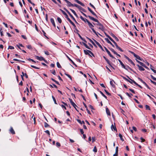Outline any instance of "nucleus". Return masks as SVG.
I'll return each mask as SVG.
<instances>
[{"label": "nucleus", "mask_w": 156, "mask_h": 156, "mask_svg": "<svg viewBox=\"0 0 156 156\" xmlns=\"http://www.w3.org/2000/svg\"><path fill=\"white\" fill-rule=\"evenodd\" d=\"M69 100L70 101V103H71V105H74V104H75L73 101L70 98H69Z\"/></svg>", "instance_id": "nucleus-34"}, {"label": "nucleus", "mask_w": 156, "mask_h": 156, "mask_svg": "<svg viewBox=\"0 0 156 156\" xmlns=\"http://www.w3.org/2000/svg\"><path fill=\"white\" fill-rule=\"evenodd\" d=\"M136 66L138 67L139 69V70L140 71H143L145 70L144 69V68H143L142 66H140L138 64L136 65Z\"/></svg>", "instance_id": "nucleus-18"}, {"label": "nucleus", "mask_w": 156, "mask_h": 156, "mask_svg": "<svg viewBox=\"0 0 156 156\" xmlns=\"http://www.w3.org/2000/svg\"><path fill=\"white\" fill-rule=\"evenodd\" d=\"M97 25H98L99 26V27L98 28L99 29L101 30L102 31H103L105 30V27H104V26L101 23H100L99 21H98V22H97Z\"/></svg>", "instance_id": "nucleus-4"}, {"label": "nucleus", "mask_w": 156, "mask_h": 156, "mask_svg": "<svg viewBox=\"0 0 156 156\" xmlns=\"http://www.w3.org/2000/svg\"><path fill=\"white\" fill-rule=\"evenodd\" d=\"M111 129H112V130H114V131H117V129H116V128L115 127V126H114L112 124L111 126Z\"/></svg>", "instance_id": "nucleus-25"}, {"label": "nucleus", "mask_w": 156, "mask_h": 156, "mask_svg": "<svg viewBox=\"0 0 156 156\" xmlns=\"http://www.w3.org/2000/svg\"><path fill=\"white\" fill-rule=\"evenodd\" d=\"M80 43L81 44H83V45H84L85 47L91 50V49L88 46H87V45L85 43L83 42H80Z\"/></svg>", "instance_id": "nucleus-16"}, {"label": "nucleus", "mask_w": 156, "mask_h": 156, "mask_svg": "<svg viewBox=\"0 0 156 156\" xmlns=\"http://www.w3.org/2000/svg\"><path fill=\"white\" fill-rule=\"evenodd\" d=\"M0 33L1 35L2 36H4L3 34V31L2 30V28H1L0 29Z\"/></svg>", "instance_id": "nucleus-44"}, {"label": "nucleus", "mask_w": 156, "mask_h": 156, "mask_svg": "<svg viewBox=\"0 0 156 156\" xmlns=\"http://www.w3.org/2000/svg\"><path fill=\"white\" fill-rule=\"evenodd\" d=\"M104 91L107 95H108L109 96L111 95V94L110 93H109L108 92L107 90L105 89L104 90Z\"/></svg>", "instance_id": "nucleus-53"}, {"label": "nucleus", "mask_w": 156, "mask_h": 156, "mask_svg": "<svg viewBox=\"0 0 156 156\" xmlns=\"http://www.w3.org/2000/svg\"><path fill=\"white\" fill-rule=\"evenodd\" d=\"M87 9L93 15L95 16L96 17H98L97 16L96 14L89 7H88Z\"/></svg>", "instance_id": "nucleus-11"}, {"label": "nucleus", "mask_w": 156, "mask_h": 156, "mask_svg": "<svg viewBox=\"0 0 156 156\" xmlns=\"http://www.w3.org/2000/svg\"><path fill=\"white\" fill-rule=\"evenodd\" d=\"M118 60L120 64L121 65L122 67L124 69H125L126 70H128V69H127L126 68V66H125V65L123 64L122 62L120 59H118Z\"/></svg>", "instance_id": "nucleus-13"}, {"label": "nucleus", "mask_w": 156, "mask_h": 156, "mask_svg": "<svg viewBox=\"0 0 156 156\" xmlns=\"http://www.w3.org/2000/svg\"><path fill=\"white\" fill-rule=\"evenodd\" d=\"M119 136L120 138V140L122 141H124V140L123 139L122 136L121 134L120 133H119Z\"/></svg>", "instance_id": "nucleus-40"}, {"label": "nucleus", "mask_w": 156, "mask_h": 156, "mask_svg": "<svg viewBox=\"0 0 156 156\" xmlns=\"http://www.w3.org/2000/svg\"><path fill=\"white\" fill-rule=\"evenodd\" d=\"M52 73L53 75H56V72L55 70H53V71L51 72Z\"/></svg>", "instance_id": "nucleus-63"}, {"label": "nucleus", "mask_w": 156, "mask_h": 156, "mask_svg": "<svg viewBox=\"0 0 156 156\" xmlns=\"http://www.w3.org/2000/svg\"><path fill=\"white\" fill-rule=\"evenodd\" d=\"M134 83L136 84V85L138 86L141 88H142V87L140 85H139L137 83H136V82H134Z\"/></svg>", "instance_id": "nucleus-49"}, {"label": "nucleus", "mask_w": 156, "mask_h": 156, "mask_svg": "<svg viewBox=\"0 0 156 156\" xmlns=\"http://www.w3.org/2000/svg\"><path fill=\"white\" fill-rule=\"evenodd\" d=\"M104 48L106 51L107 52L108 54L109 55V56L111 58H112L114 59H115V57H114L110 53V52L108 51V50L107 49V48L105 47H104Z\"/></svg>", "instance_id": "nucleus-7"}, {"label": "nucleus", "mask_w": 156, "mask_h": 156, "mask_svg": "<svg viewBox=\"0 0 156 156\" xmlns=\"http://www.w3.org/2000/svg\"><path fill=\"white\" fill-rule=\"evenodd\" d=\"M129 90L130 91H131L134 94H135V91L133 90L132 89L129 88Z\"/></svg>", "instance_id": "nucleus-57"}, {"label": "nucleus", "mask_w": 156, "mask_h": 156, "mask_svg": "<svg viewBox=\"0 0 156 156\" xmlns=\"http://www.w3.org/2000/svg\"><path fill=\"white\" fill-rule=\"evenodd\" d=\"M106 112L107 115H108L110 116L111 114H110V111H109V109H108V108L107 107H106Z\"/></svg>", "instance_id": "nucleus-22"}, {"label": "nucleus", "mask_w": 156, "mask_h": 156, "mask_svg": "<svg viewBox=\"0 0 156 156\" xmlns=\"http://www.w3.org/2000/svg\"><path fill=\"white\" fill-rule=\"evenodd\" d=\"M30 66L31 67H32L34 68L35 69H40V68H38L37 67L35 66H33V65H31Z\"/></svg>", "instance_id": "nucleus-54"}, {"label": "nucleus", "mask_w": 156, "mask_h": 156, "mask_svg": "<svg viewBox=\"0 0 156 156\" xmlns=\"http://www.w3.org/2000/svg\"><path fill=\"white\" fill-rule=\"evenodd\" d=\"M97 44L98 46V47L103 51H104V50L102 47V46L101 45L99 44V43H97Z\"/></svg>", "instance_id": "nucleus-30"}, {"label": "nucleus", "mask_w": 156, "mask_h": 156, "mask_svg": "<svg viewBox=\"0 0 156 156\" xmlns=\"http://www.w3.org/2000/svg\"><path fill=\"white\" fill-rule=\"evenodd\" d=\"M21 117L23 119V122H25L26 117L25 115L24 114H23L22 115H21Z\"/></svg>", "instance_id": "nucleus-28"}, {"label": "nucleus", "mask_w": 156, "mask_h": 156, "mask_svg": "<svg viewBox=\"0 0 156 156\" xmlns=\"http://www.w3.org/2000/svg\"><path fill=\"white\" fill-rule=\"evenodd\" d=\"M44 53L45 54L47 55H50V53L48 51H44Z\"/></svg>", "instance_id": "nucleus-50"}, {"label": "nucleus", "mask_w": 156, "mask_h": 156, "mask_svg": "<svg viewBox=\"0 0 156 156\" xmlns=\"http://www.w3.org/2000/svg\"><path fill=\"white\" fill-rule=\"evenodd\" d=\"M126 94L128 96L129 98H131V96H132V95H132V94H131V93H130V94H129L128 93H127V92H126Z\"/></svg>", "instance_id": "nucleus-47"}, {"label": "nucleus", "mask_w": 156, "mask_h": 156, "mask_svg": "<svg viewBox=\"0 0 156 156\" xmlns=\"http://www.w3.org/2000/svg\"><path fill=\"white\" fill-rule=\"evenodd\" d=\"M69 100L70 101V103H71V105H74V104H75L73 101L70 98H69Z\"/></svg>", "instance_id": "nucleus-33"}, {"label": "nucleus", "mask_w": 156, "mask_h": 156, "mask_svg": "<svg viewBox=\"0 0 156 156\" xmlns=\"http://www.w3.org/2000/svg\"><path fill=\"white\" fill-rule=\"evenodd\" d=\"M110 49L112 52H113V53L114 54H116V52L114 50L113 48H110Z\"/></svg>", "instance_id": "nucleus-48"}, {"label": "nucleus", "mask_w": 156, "mask_h": 156, "mask_svg": "<svg viewBox=\"0 0 156 156\" xmlns=\"http://www.w3.org/2000/svg\"><path fill=\"white\" fill-rule=\"evenodd\" d=\"M14 48V47L10 45L9 46L8 49H13Z\"/></svg>", "instance_id": "nucleus-51"}, {"label": "nucleus", "mask_w": 156, "mask_h": 156, "mask_svg": "<svg viewBox=\"0 0 156 156\" xmlns=\"http://www.w3.org/2000/svg\"><path fill=\"white\" fill-rule=\"evenodd\" d=\"M103 58L105 59L107 63L112 68H113V67L111 65V63L110 61L108 59H107L105 56H103Z\"/></svg>", "instance_id": "nucleus-9"}, {"label": "nucleus", "mask_w": 156, "mask_h": 156, "mask_svg": "<svg viewBox=\"0 0 156 156\" xmlns=\"http://www.w3.org/2000/svg\"><path fill=\"white\" fill-rule=\"evenodd\" d=\"M74 1L78 4L84 7L85 6V5L83 3H82L80 1H79L78 0H74Z\"/></svg>", "instance_id": "nucleus-19"}, {"label": "nucleus", "mask_w": 156, "mask_h": 156, "mask_svg": "<svg viewBox=\"0 0 156 156\" xmlns=\"http://www.w3.org/2000/svg\"><path fill=\"white\" fill-rule=\"evenodd\" d=\"M145 107L146 108V110H151V108H150V107L149 106H148V105H145Z\"/></svg>", "instance_id": "nucleus-37"}, {"label": "nucleus", "mask_w": 156, "mask_h": 156, "mask_svg": "<svg viewBox=\"0 0 156 156\" xmlns=\"http://www.w3.org/2000/svg\"><path fill=\"white\" fill-rule=\"evenodd\" d=\"M65 74L68 76L71 80H72V77L70 75L66 73H65Z\"/></svg>", "instance_id": "nucleus-36"}, {"label": "nucleus", "mask_w": 156, "mask_h": 156, "mask_svg": "<svg viewBox=\"0 0 156 156\" xmlns=\"http://www.w3.org/2000/svg\"><path fill=\"white\" fill-rule=\"evenodd\" d=\"M113 82H114L115 83V82L114 80H111L110 82V85L112 86L113 87H115V85L113 84Z\"/></svg>", "instance_id": "nucleus-24"}, {"label": "nucleus", "mask_w": 156, "mask_h": 156, "mask_svg": "<svg viewBox=\"0 0 156 156\" xmlns=\"http://www.w3.org/2000/svg\"><path fill=\"white\" fill-rule=\"evenodd\" d=\"M151 78L152 79H153L154 80L156 81V78H155L151 75Z\"/></svg>", "instance_id": "nucleus-59"}, {"label": "nucleus", "mask_w": 156, "mask_h": 156, "mask_svg": "<svg viewBox=\"0 0 156 156\" xmlns=\"http://www.w3.org/2000/svg\"><path fill=\"white\" fill-rule=\"evenodd\" d=\"M57 66L58 67V68H61L62 67L61 66L58 62H57Z\"/></svg>", "instance_id": "nucleus-46"}, {"label": "nucleus", "mask_w": 156, "mask_h": 156, "mask_svg": "<svg viewBox=\"0 0 156 156\" xmlns=\"http://www.w3.org/2000/svg\"><path fill=\"white\" fill-rule=\"evenodd\" d=\"M138 79L142 83H143L145 86L147 85V84L140 78L138 77Z\"/></svg>", "instance_id": "nucleus-27"}, {"label": "nucleus", "mask_w": 156, "mask_h": 156, "mask_svg": "<svg viewBox=\"0 0 156 156\" xmlns=\"http://www.w3.org/2000/svg\"><path fill=\"white\" fill-rule=\"evenodd\" d=\"M13 60L14 61H16L21 62H23V63L25 62V61H24L19 60H18V59H17L16 58H14L13 59Z\"/></svg>", "instance_id": "nucleus-39"}, {"label": "nucleus", "mask_w": 156, "mask_h": 156, "mask_svg": "<svg viewBox=\"0 0 156 156\" xmlns=\"http://www.w3.org/2000/svg\"><path fill=\"white\" fill-rule=\"evenodd\" d=\"M126 68L128 69V68L131 71H133L134 73H136V72L133 71L132 69H131L130 67L129 66H127L126 67Z\"/></svg>", "instance_id": "nucleus-31"}, {"label": "nucleus", "mask_w": 156, "mask_h": 156, "mask_svg": "<svg viewBox=\"0 0 156 156\" xmlns=\"http://www.w3.org/2000/svg\"><path fill=\"white\" fill-rule=\"evenodd\" d=\"M150 81L151 83L154 84V85L156 86V82L152 81V80L150 79Z\"/></svg>", "instance_id": "nucleus-64"}, {"label": "nucleus", "mask_w": 156, "mask_h": 156, "mask_svg": "<svg viewBox=\"0 0 156 156\" xmlns=\"http://www.w3.org/2000/svg\"><path fill=\"white\" fill-rule=\"evenodd\" d=\"M75 7L77 8L79 10H82L84 12H86V11L81 6L77 4H76V5H75Z\"/></svg>", "instance_id": "nucleus-10"}, {"label": "nucleus", "mask_w": 156, "mask_h": 156, "mask_svg": "<svg viewBox=\"0 0 156 156\" xmlns=\"http://www.w3.org/2000/svg\"><path fill=\"white\" fill-rule=\"evenodd\" d=\"M90 41L96 47H97V46L90 39H89Z\"/></svg>", "instance_id": "nucleus-38"}, {"label": "nucleus", "mask_w": 156, "mask_h": 156, "mask_svg": "<svg viewBox=\"0 0 156 156\" xmlns=\"http://www.w3.org/2000/svg\"><path fill=\"white\" fill-rule=\"evenodd\" d=\"M105 40L107 41L108 43L110 44L113 47H114V45L111 43L108 38H105Z\"/></svg>", "instance_id": "nucleus-21"}, {"label": "nucleus", "mask_w": 156, "mask_h": 156, "mask_svg": "<svg viewBox=\"0 0 156 156\" xmlns=\"http://www.w3.org/2000/svg\"><path fill=\"white\" fill-rule=\"evenodd\" d=\"M69 10L71 11V12L73 13L74 14H76V12L74 10L71 9H69Z\"/></svg>", "instance_id": "nucleus-58"}, {"label": "nucleus", "mask_w": 156, "mask_h": 156, "mask_svg": "<svg viewBox=\"0 0 156 156\" xmlns=\"http://www.w3.org/2000/svg\"><path fill=\"white\" fill-rule=\"evenodd\" d=\"M99 92L101 93V94L103 96L105 99H107V97L106 96H105L103 93L101 91H99Z\"/></svg>", "instance_id": "nucleus-35"}, {"label": "nucleus", "mask_w": 156, "mask_h": 156, "mask_svg": "<svg viewBox=\"0 0 156 156\" xmlns=\"http://www.w3.org/2000/svg\"><path fill=\"white\" fill-rule=\"evenodd\" d=\"M57 20L58 23H61L62 22V20L60 17H58L57 18Z\"/></svg>", "instance_id": "nucleus-43"}, {"label": "nucleus", "mask_w": 156, "mask_h": 156, "mask_svg": "<svg viewBox=\"0 0 156 156\" xmlns=\"http://www.w3.org/2000/svg\"><path fill=\"white\" fill-rule=\"evenodd\" d=\"M63 9L66 11V12L69 15L70 17L73 19V20L75 21V22L76 23H78L76 21L75 18L65 8H63Z\"/></svg>", "instance_id": "nucleus-2"}, {"label": "nucleus", "mask_w": 156, "mask_h": 156, "mask_svg": "<svg viewBox=\"0 0 156 156\" xmlns=\"http://www.w3.org/2000/svg\"><path fill=\"white\" fill-rule=\"evenodd\" d=\"M138 79L142 83H143L145 86L147 85V84L140 78L138 77Z\"/></svg>", "instance_id": "nucleus-26"}, {"label": "nucleus", "mask_w": 156, "mask_h": 156, "mask_svg": "<svg viewBox=\"0 0 156 156\" xmlns=\"http://www.w3.org/2000/svg\"><path fill=\"white\" fill-rule=\"evenodd\" d=\"M56 145L58 147H59L61 146V144L57 142L56 143Z\"/></svg>", "instance_id": "nucleus-60"}, {"label": "nucleus", "mask_w": 156, "mask_h": 156, "mask_svg": "<svg viewBox=\"0 0 156 156\" xmlns=\"http://www.w3.org/2000/svg\"><path fill=\"white\" fill-rule=\"evenodd\" d=\"M52 97L53 100V101L54 102L55 104L57 105V103L56 102V101L55 98L53 96H52Z\"/></svg>", "instance_id": "nucleus-42"}, {"label": "nucleus", "mask_w": 156, "mask_h": 156, "mask_svg": "<svg viewBox=\"0 0 156 156\" xmlns=\"http://www.w3.org/2000/svg\"><path fill=\"white\" fill-rule=\"evenodd\" d=\"M118 151H119V147H118L117 146L116 147L115 152V153L113 154V156H118Z\"/></svg>", "instance_id": "nucleus-17"}, {"label": "nucleus", "mask_w": 156, "mask_h": 156, "mask_svg": "<svg viewBox=\"0 0 156 156\" xmlns=\"http://www.w3.org/2000/svg\"><path fill=\"white\" fill-rule=\"evenodd\" d=\"M36 58L37 59L40 61H44L46 63H47L48 62L45 58L42 56L39 57L38 56H36Z\"/></svg>", "instance_id": "nucleus-5"}, {"label": "nucleus", "mask_w": 156, "mask_h": 156, "mask_svg": "<svg viewBox=\"0 0 156 156\" xmlns=\"http://www.w3.org/2000/svg\"><path fill=\"white\" fill-rule=\"evenodd\" d=\"M27 47L29 49H32V47L30 45H28L27 46Z\"/></svg>", "instance_id": "nucleus-55"}, {"label": "nucleus", "mask_w": 156, "mask_h": 156, "mask_svg": "<svg viewBox=\"0 0 156 156\" xmlns=\"http://www.w3.org/2000/svg\"><path fill=\"white\" fill-rule=\"evenodd\" d=\"M69 100L70 101V103H71V105H74V104H75L73 101L70 98H69Z\"/></svg>", "instance_id": "nucleus-32"}, {"label": "nucleus", "mask_w": 156, "mask_h": 156, "mask_svg": "<svg viewBox=\"0 0 156 156\" xmlns=\"http://www.w3.org/2000/svg\"><path fill=\"white\" fill-rule=\"evenodd\" d=\"M124 57L125 58L127 59L128 61L130 62L133 66H135V63L133 62V61L130 59L128 57H127V56L125 55Z\"/></svg>", "instance_id": "nucleus-8"}, {"label": "nucleus", "mask_w": 156, "mask_h": 156, "mask_svg": "<svg viewBox=\"0 0 156 156\" xmlns=\"http://www.w3.org/2000/svg\"><path fill=\"white\" fill-rule=\"evenodd\" d=\"M92 142H94L96 140V138L94 136L92 137Z\"/></svg>", "instance_id": "nucleus-62"}, {"label": "nucleus", "mask_w": 156, "mask_h": 156, "mask_svg": "<svg viewBox=\"0 0 156 156\" xmlns=\"http://www.w3.org/2000/svg\"><path fill=\"white\" fill-rule=\"evenodd\" d=\"M45 133H47L48 135H50V132L49 130H46L44 131Z\"/></svg>", "instance_id": "nucleus-61"}, {"label": "nucleus", "mask_w": 156, "mask_h": 156, "mask_svg": "<svg viewBox=\"0 0 156 156\" xmlns=\"http://www.w3.org/2000/svg\"><path fill=\"white\" fill-rule=\"evenodd\" d=\"M84 20H83V21H84L85 22H87L88 23V25L89 27L92 30L93 32L95 34L98 36V34H99V35L101 36V35L98 32H96L94 29L93 28V27H94V25L90 22L86 18H84Z\"/></svg>", "instance_id": "nucleus-1"}, {"label": "nucleus", "mask_w": 156, "mask_h": 156, "mask_svg": "<svg viewBox=\"0 0 156 156\" xmlns=\"http://www.w3.org/2000/svg\"><path fill=\"white\" fill-rule=\"evenodd\" d=\"M83 52H84V53L86 55H89L91 57H92V56L90 54H89V50H83Z\"/></svg>", "instance_id": "nucleus-15"}, {"label": "nucleus", "mask_w": 156, "mask_h": 156, "mask_svg": "<svg viewBox=\"0 0 156 156\" xmlns=\"http://www.w3.org/2000/svg\"><path fill=\"white\" fill-rule=\"evenodd\" d=\"M88 17L91 20H92L94 21V22H98V20H97V19H96L94 18L93 17L90 16H88Z\"/></svg>", "instance_id": "nucleus-12"}, {"label": "nucleus", "mask_w": 156, "mask_h": 156, "mask_svg": "<svg viewBox=\"0 0 156 156\" xmlns=\"http://www.w3.org/2000/svg\"><path fill=\"white\" fill-rule=\"evenodd\" d=\"M9 131L12 134H15V131L13 129L12 127L11 126L9 129Z\"/></svg>", "instance_id": "nucleus-14"}, {"label": "nucleus", "mask_w": 156, "mask_h": 156, "mask_svg": "<svg viewBox=\"0 0 156 156\" xmlns=\"http://www.w3.org/2000/svg\"><path fill=\"white\" fill-rule=\"evenodd\" d=\"M116 46V48L117 49H118V50H119L120 51H121L123 52V51L120 47H119L118 46V45H116V46Z\"/></svg>", "instance_id": "nucleus-29"}, {"label": "nucleus", "mask_w": 156, "mask_h": 156, "mask_svg": "<svg viewBox=\"0 0 156 156\" xmlns=\"http://www.w3.org/2000/svg\"><path fill=\"white\" fill-rule=\"evenodd\" d=\"M42 32H43V34H44V35L47 38V39H48V37L46 35V34L45 33V31L42 30Z\"/></svg>", "instance_id": "nucleus-56"}, {"label": "nucleus", "mask_w": 156, "mask_h": 156, "mask_svg": "<svg viewBox=\"0 0 156 156\" xmlns=\"http://www.w3.org/2000/svg\"><path fill=\"white\" fill-rule=\"evenodd\" d=\"M50 21L53 26L55 28L56 27V25L54 19L52 18H51L50 19Z\"/></svg>", "instance_id": "nucleus-23"}, {"label": "nucleus", "mask_w": 156, "mask_h": 156, "mask_svg": "<svg viewBox=\"0 0 156 156\" xmlns=\"http://www.w3.org/2000/svg\"><path fill=\"white\" fill-rule=\"evenodd\" d=\"M83 104L84 105V106L86 108V110L87 112L89 114H90L91 113H90V112L88 110V108H87V105H86V104L84 103V102H83Z\"/></svg>", "instance_id": "nucleus-20"}, {"label": "nucleus", "mask_w": 156, "mask_h": 156, "mask_svg": "<svg viewBox=\"0 0 156 156\" xmlns=\"http://www.w3.org/2000/svg\"><path fill=\"white\" fill-rule=\"evenodd\" d=\"M129 52L132 55H133L136 58V60L138 59L140 61H142L143 60L142 58H141L139 55H136L134 52L132 51H130Z\"/></svg>", "instance_id": "nucleus-3"}, {"label": "nucleus", "mask_w": 156, "mask_h": 156, "mask_svg": "<svg viewBox=\"0 0 156 156\" xmlns=\"http://www.w3.org/2000/svg\"><path fill=\"white\" fill-rule=\"evenodd\" d=\"M44 126L45 128H47L48 127H50V126L46 122H44Z\"/></svg>", "instance_id": "nucleus-41"}, {"label": "nucleus", "mask_w": 156, "mask_h": 156, "mask_svg": "<svg viewBox=\"0 0 156 156\" xmlns=\"http://www.w3.org/2000/svg\"><path fill=\"white\" fill-rule=\"evenodd\" d=\"M66 57L72 63L73 61L67 55H66Z\"/></svg>", "instance_id": "nucleus-52"}, {"label": "nucleus", "mask_w": 156, "mask_h": 156, "mask_svg": "<svg viewBox=\"0 0 156 156\" xmlns=\"http://www.w3.org/2000/svg\"><path fill=\"white\" fill-rule=\"evenodd\" d=\"M122 78L125 80L126 81L129 82L130 83L133 84V83H134V82H135L134 80L130 79L129 80L126 78L125 77L122 76Z\"/></svg>", "instance_id": "nucleus-6"}, {"label": "nucleus", "mask_w": 156, "mask_h": 156, "mask_svg": "<svg viewBox=\"0 0 156 156\" xmlns=\"http://www.w3.org/2000/svg\"><path fill=\"white\" fill-rule=\"evenodd\" d=\"M93 151L95 152H97V149L96 147L95 146L94 147V148L93 149Z\"/></svg>", "instance_id": "nucleus-45"}]
</instances>
